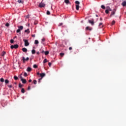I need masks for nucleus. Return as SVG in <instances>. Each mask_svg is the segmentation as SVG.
<instances>
[{
    "label": "nucleus",
    "instance_id": "8",
    "mask_svg": "<svg viewBox=\"0 0 126 126\" xmlns=\"http://www.w3.org/2000/svg\"><path fill=\"white\" fill-rule=\"evenodd\" d=\"M46 74H45V73H42L40 74V76L41 78H43V77H44V76H45Z\"/></svg>",
    "mask_w": 126,
    "mask_h": 126
},
{
    "label": "nucleus",
    "instance_id": "33",
    "mask_svg": "<svg viewBox=\"0 0 126 126\" xmlns=\"http://www.w3.org/2000/svg\"><path fill=\"white\" fill-rule=\"evenodd\" d=\"M22 85L21 84V83H19V87L20 88H22Z\"/></svg>",
    "mask_w": 126,
    "mask_h": 126
},
{
    "label": "nucleus",
    "instance_id": "23",
    "mask_svg": "<svg viewBox=\"0 0 126 126\" xmlns=\"http://www.w3.org/2000/svg\"><path fill=\"white\" fill-rule=\"evenodd\" d=\"M101 7L102 9H106V7H105L104 5H101Z\"/></svg>",
    "mask_w": 126,
    "mask_h": 126
},
{
    "label": "nucleus",
    "instance_id": "18",
    "mask_svg": "<svg viewBox=\"0 0 126 126\" xmlns=\"http://www.w3.org/2000/svg\"><path fill=\"white\" fill-rule=\"evenodd\" d=\"M64 2L66 3V4H68L69 3V0H64Z\"/></svg>",
    "mask_w": 126,
    "mask_h": 126
},
{
    "label": "nucleus",
    "instance_id": "25",
    "mask_svg": "<svg viewBox=\"0 0 126 126\" xmlns=\"http://www.w3.org/2000/svg\"><path fill=\"white\" fill-rule=\"evenodd\" d=\"M22 93H25V90L24 88H22L21 90Z\"/></svg>",
    "mask_w": 126,
    "mask_h": 126
},
{
    "label": "nucleus",
    "instance_id": "40",
    "mask_svg": "<svg viewBox=\"0 0 126 126\" xmlns=\"http://www.w3.org/2000/svg\"><path fill=\"white\" fill-rule=\"evenodd\" d=\"M13 42H14V40H13V39H11V40H10V43H11V44H13Z\"/></svg>",
    "mask_w": 126,
    "mask_h": 126
},
{
    "label": "nucleus",
    "instance_id": "5",
    "mask_svg": "<svg viewBox=\"0 0 126 126\" xmlns=\"http://www.w3.org/2000/svg\"><path fill=\"white\" fill-rule=\"evenodd\" d=\"M10 48L11 49H17L18 48V45L15 44L14 45H11Z\"/></svg>",
    "mask_w": 126,
    "mask_h": 126
},
{
    "label": "nucleus",
    "instance_id": "46",
    "mask_svg": "<svg viewBox=\"0 0 126 126\" xmlns=\"http://www.w3.org/2000/svg\"><path fill=\"white\" fill-rule=\"evenodd\" d=\"M63 23H60L59 25V26H62L63 25Z\"/></svg>",
    "mask_w": 126,
    "mask_h": 126
},
{
    "label": "nucleus",
    "instance_id": "17",
    "mask_svg": "<svg viewBox=\"0 0 126 126\" xmlns=\"http://www.w3.org/2000/svg\"><path fill=\"white\" fill-rule=\"evenodd\" d=\"M34 44H35V45H38V44H39V41H38V40H35L34 41Z\"/></svg>",
    "mask_w": 126,
    "mask_h": 126
},
{
    "label": "nucleus",
    "instance_id": "28",
    "mask_svg": "<svg viewBox=\"0 0 126 126\" xmlns=\"http://www.w3.org/2000/svg\"><path fill=\"white\" fill-rule=\"evenodd\" d=\"M14 79H15V80H17V79H18V77L16 76H14Z\"/></svg>",
    "mask_w": 126,
    "mask_h": 126
},
{
    "label": "nucleus",
    "instance_id": "37",
    "mask_svg": "<svg viewBox=\"0 0 126 126\" xmlns=\"http://www.w3.org/2000/svg\"><path fill=\"white\" fill-rule=\"evenodd\" d=\"M5 26H6V27H9V23H6Z\"/></svg>",
    "mask_w": 126,
    "mask_h": 126
},
{
    "label": "nucleus",
    "instance_id": "1",
    "mask_svg": "<svg viewBox=\"0 0 126 126\" xmlns=\"http://www.w3.org/2000/svg\"><path fill=\"white\" fill-rule=\"evenodd\" d=\"M75 3L76 5V10H79V4H80V2L79 1H75Z\"/></svg>",
    "mask_w": 126,
    "mask_h": 126
},
{
    "label": "nucleus",
    "instance_id": "22",
    "mask_svg": "<svg viewBox=\"0 0 126 126\" xmlns=\"http://www.w3.org/2000/svg\"><path fill=\"white\" fill-rule=\"evenodd\" d=\"M48 62V60L47 59H45L43 61V63H46Z\"/></svg>",
    "mask_w": 126,
    "mask_h": 126
},
{
    "label": "nucleus",
    "instance_id": "20",
    "mask_svg": "<svg viewBox=\"0 0 126 126\" xmlns=\"http://www.w3.org/2000/svg\"><path fill=\"white\" fill-rule=\"evenodd\" d=\"M5 84H8L9 83V81H8V80H7V79L5 80Z\"/></svg>",
    "mask_w": 126,
    "mask_h": 126
},
{
    "label": "nucleus",
    "instance_id": "47",
    "mask_svg": "<svg viewBox=\"0 0 126 126\" xmlns=\"http://www.w3.org/2000/svg\"><path fill=\"white\" fill-rule=\"evenodd\" d=\"M40 74H41V73H39V72H38L37 73V75H40Z\"/></svg>",
    "mask_w": 126,
    "mask_h": 126
},
{
    "label": "nucleus",
    "instance_id": "4",
    "mask_svg": "<svg viewBox=\"0 0 126 126\" xmlns=\"http://www.w3.org/2000/svg\"><path fill=\"white\" fill-rule=\"evenodd\" d=\"M45 5H46V4L43 3V2H41L39 4V7H44Z\"/></svg>",
    "mask_w": 126,
    "mask_h": 126
},
{
    "label": "nucleus",
    "instance_id": "36",
    "mask_svg": "<svg viewBox=\"0 0 126 126\" xmlns=\"http://www.w3.org/2000/svg\"><path fill=\"white\" fill-rule=\"evenodd\" d=\"M116 23V21L113 20L112 22V25H114Z\"/></svg>",
    "mask_w": 126,
    "mask_h": 126
},
{
    "label": "nucleus",
    "instance_id": "9",
    "mask_svg": "<svg viewBox=\"0 0 126 126\" xmlns=\"http://www.w3.org/2000/svg\"><path fill=\"white\" fill-rule=\"evenodd\" d=\"M89 23H90L91 25H94V20L91 21L89 20Z\"/></svg>",
    "mask_w": 126,
    "mask_h": 126
},
{
    "label": "nucleus",
    "instance_id": "56",
    "mask_svg": "<svg viewBox=\"0 0 126 126\" xmlns=\"http://www.w3.org/2000/svg\"><path fill=\"white\" fill-rule=\"evenodd\" d=\"M95 16L96 17H98V15H95Z\"/></svg>",
    "mask_w": 126,
    "mask_h": 126
},
{
    "label": "nucleus",
    "instance_id": "2",
    "mask_svg": "<svg viewBox=\"0 0 126 126\" xmlns=\"http://www.w3.org/2000/svg\"><path fill=\"white\" fill-rule=\"evenodd\" d=\"M23 41L25 43V47H28V46H29V42H28V40L24 39Z\"/></svg>",
    "mask_w": 126,
    "mask_h": 126
},
{
    "label": "nucleus",
    "instance_id": "48",
    "mask_svg": "<svg viewBox=\"0 0 126 126\" xmlns=\"http://www.w3.org/2000/svg\"><path fill=\"white\" fill-rule=\"evenodd\" d=\"M29 82H32V79H30L29 80Z\"/></svg>",
    "mask_w": 126,
    "mask_h": 126
},
{
    "label": "nucleus",
    "instance_id": "13",
    "mask_svg": "<svg viewBox=\"0 0 126 126\" xmlns=\"http://www.w3.org/2000/svg\"><path fill=\"white\" fill-rule=\"evenodd\" d=\"M22 51L24 53H27V49H26V48H22Z\"/></svg>",
    "mask_w": 126,
    "mask_h": 126
},
{
    "label": "nucleus",
    "instance_id": "26",
    "mask_svg": "<svg viewBox=\"0 0 126 126\" xmlns=\"http://www.w3.org/2000/svg\"><path fill=\"white\" fill-rule=\"evenodd\" d=\"M109 11H110L109 10H105V13H106V14H109Z\"/></svg>",
    "mask_w": 126,
    "mask_h": 126
},
{
    "label": "nucleus",
    "instance_id": "21",
    "mask_svg": "<svg viewBox=\"0 0 126 126\" xmlns=\"http://www.w3.org/2000/svg\"><path fill=\"white\" fill-rule=\"evenodd\" d=\"M5 54H6L5 52L3 51V52H2V54H1L2 57H3L4 55H5Z\"/></svg>",
    "mask_w": 126,
    "mask_h": 126
},
{
    "label": "nucleus",
    "instance_id": "31",
    "mask_svg": "<svg viewBox=\"0 0 126 126\" xmlns=\"http://www.w3.org/2000/svg\"><path fill=\"white\" fill-rule=\"evenodd\" d=\"M8 87H9V88H12V85H7Z\"/></svg>",
    "mask_w": 126,
    "mask_h": 126
},
{
    "label": "nucleus",
    "instance_id": "43",
    "mask_svg": "<svg viewBox=\"0 0 126 126\" xmlns=\"http://www.w3.org/2000/svg\"><path fill=\"white\" fill-rule=\"evenodd\" d=\"M48 65H49V66H51V65H52V63H48Z\"/></svg>",
    "mask_w": 126,
    "mask_h": 126
},
{
    "label": "nucleus",
    "instance_id": "58",
    "mask_svg": "<svg viewBox=\"0 0 126 126\" xmlns=\"http://www.w3.org/2000/svg\"><path fill=\"white\" fill-rule=\"evenodd\" d=\"M103 26H102V27H103Z\"/></svg>",
    "mask_w": 126,
    "mask_h": 126
},
{
    "label": "nucleus",
    "instance_id": "32",
    "mask_svg": "<svg viewBox=\"0 0 126 126\" xmlns=\"http://www.w3.org/2000/svg\"><path fill=\"white\" fill-rule=\"evenodd\" d=\"M37 67H38V66L37 65V64H34L33 65V68H37Z\"/></svg>",
    "mask_w": 126,
    "mask_h": 126
},
{
    "label": "nucleus",
    "instance_id": "57",
    "mask_svg": "<svg viewBox=\"0 0 126 126\" xmlns=\"http://www.w3.org/2000/svg\"><path fill=\"white\" fill-rule=\"evenodd\" d=\"M15 38H16V36H15Z\"/></svg>",
    "mask_w": 126,
    "mask_h": 126
},
{
    "label": "nucleus",
    "instance_id": "3",
    "mask_svg": "<svg viewBox=\"0 0 126 126\" xmlns=\"http://www.w3.org/2000/svg\"><path fill=\"white\" fill-rule=\"evenodd\" d=\"M116 11H117V9L114 8L113 10V11H112L111 13L110 17H112V16H113V15H115V14H116Z\"/></svg>",
    "mask_w": 126,
    "mask_h": 126
},
{
    "label": "nucleus",
    "instance_id": "29",
    "mask_svg": "<svg viewBox=\"0 0 126 126\" xmlns=\"http://www.w3.org/2000/svg\"><path fill=\"white\" fill-rule=\"evenodd\" d=\"M60 56L61 57H63V56H64V53H60Z\"/></svg>",
    "mask_w": 126,
    "mask_h": 126
},
{
    "label": "nucleus",
    "instance_id": "55",
    "mask_svg": "<svg viewBox=\"0 0 126 126\" xmlns=\"http://www.w3.org/2000/svg\"><path fill=\"white\" fill-rule=\"evenodd\" d=\"M40 82H41V81H40V80H38V83H40Z\"/></svg>",
    "mask_w": 126,
    "mask_h": 126
},
{
    "label": "nucleus",
    "instance_id": "16",
    "mask_svg": "<svg viewBox=\"0 0 126 126\" xmlns=\"http://www.w3.org/2000/svg\"><path fill=\"white\" fill-rule=\"evenodd\" d=\"M25 33H30V31H29V29H28L27 30H26L25 31Z\"/></svg>",
    "mask_w": 126,
    "mask_h": 126
},
{
    "label": "nucleus",
    "instance_id": "45",
    "mask_svg": "<svg viewBox=\"0 0 126 126\" xmlns=\"http://www.w3.org/2000/svg\"><path fill=\"white\" fill-rule=\"evenodd\" d=\"M69 51H71V50H72V47H69Z\"/></svg>",
    "mask_w": 126,
    "mask_h": 126
},
{
    "label": "nucleus",
    "instance_id": "12",
    "mask_svg": "<svg viewBox=\"0 0 126 126\" xmlns=\"http://www.w3.org/2000/svg\"><path fill=\"white\" fill-rule=\"evenodd\" d=\"M86 30H89L90 31H91V30H92V28H90L89 27H87L86 28Z\"/></svg>",
    "mask_w": 126,
    "mask_h": 126
},
{
    "label": "nucleus",
    "instance_id": "39",
    "mask_svg": "<svg viewBox=\"0 0 126 126\" xmlns=\"http://www.w3.org/2000/svg\"><path fill=\"white\" fill-rule=\"evenodd\" d=\"M20 31H20V29H18L17 30L16 32H17V33H20Z\"/></svg>",
    "mask_w": 126,
    "mask_h": 126
},
{
    "label": "nucleus",
    "instance_id": "6",
    "mask_svg": "<svg viewBox=\"0 0 126 126\" xmlns=\"http://www.w3.org/2000/svg\"><path fill=\"white\" fill-rule=\"evenodd\" d=\"M23 63H25V61H29V58L27 57L26 59H25V57H23Z\"/></svg>",
    "mask_w": 126,
    "mask_h": 126
},
{
    "label": "nucleus",
    "instance_id": "54",
    "mask_svg": "<svg viewBox=\"0 0 126 126\" xmlns=\"http://www.w3.org/2000/svg\"><path fill=\"white\" fill-rule=\"evenodd\" d=\"M42 78H40V79H39L38 80H40V81H41V80H42Z\"/></svg>",
    "mask_w": 126,
    "mask_h": 126
},
{
    "label": "nucleus",
    "instance_id": "50",
    "mask_svg": "<svg viewBox=\"0 0 126 126\" xmlns=\"http://www.w3.org/2000/svg\"><path fill=\"white\" fill-rule=\"evenodd\" d=\"M32 37H35V34H32Z\"/></svg>",
    "mask_w": 126,
    "mask_h": 126
},
{
    "label": "nucleus",
    "instance_id": "19",
    "mask_svg": "<svg viewBox=\"0 0 126 126\" xmlns=\"http://www.w3.org/2000/svg\"><path fill=\"white\" fill-rule=\"evenodd\" d=\"M35 53H36V50H35L34 49H33L32 51V55H34L35 54Z\"/></svg>",
    "mask_w": 126,
    "mask_h": 126
},
{
    "label": "nucleus",
    "instance_id": "24",
    "mask_svg": "<svg viewBox=\"0 0 126 126\" xmlns=\"http://www.w3.org/2000/svg\"><path fill=\"white\" fill-rule=\"evenodd\" d=\"M0 82H4V79L1 78L0 79Z\"/></svg>",
    "mask_w": 126,
    "mask_h": 126
},
{
    "label": "nucleus",
    "instance_id": "44",
    "mask_svg": "<svg viewBox=\"0 0 126 126\" xmlns=\"http://www.w3.org/2000/svg\"><path fill=\"white\" fill-rule=\"evenodd\" d=\"M20 78L21 81L22 80V79H24L23 77H22V76H20Z\"/></svg>",
    "mask_w": 126,
    "mask_h": 126
},
{
    "label": "nucleus",
    "instance_id": "52",
    "mask_svg": "<svg viewBox=\"0 0 126 126\" xmlns=\"http://www.w3.org/2000/svg\"><path fill=\"white\" fill-rule=\"evenodd\" d=\"M36 54H37V55H39L40 52H37L36 53Z\"/></svg>",
    "mask_w": 126,
    "mask_h": 126
},
{
    "label": "nucleus",
    "instance_id": "49",
    "mask_svg": "<svg viewBox=\"0 0 126 126\" xmlns=\"http://www.w3.org/2000/svg\"><path fill=\"white\" fill-rule=\"evenodd\" d=\"M28 90H30V86L28 87Z\"/></svg>",
    "mask_w": 126,
    "mask_h": 126
},
{
    "label": "nucleus",
    "instance_id": "30",
    "mask_svg": "<svg viewBox=\"0 0 126 126\" xmlns=\"http://www.w3.org/2000/svg\"><path fill=\"white\" fill-rule=\"evenodd\" d=\"M33 82L34 84L35 85L37 84V81L36 80H34Z\"/></svg>",
    "mask_w": 126,
    "mask_h": 126
},
{
    "label": "nucleus",
    "instance_id": "41",
    "mask_svg": "<svg viewBox=\"0 0 126 126\" xmlns=\"http://www.w3.org/2000/svg\"><path fill=\"white\" fill-rule=\"evenodd\" d=\"M101 25H103V23H100L99 24V27H101Z\"/></svg>",
    "mask_w": 126,
    "mask_h": 126
},
{
    "label": "nucleus",
    "instance_id": "10",
    "mask_svg": "<svg viewBox=\"0 0 126 126\" xmlns=\"http://www.w3.org/2000/svg\"><path fill=\"white\" fill-rule=\"evenodd\" d=\"M21 81L22 82V83H23L24 84H25V83L27 82V81H26V79H22Z\"/></svg>",
    "mask_w": 126,
    "mask_h": 126
},
{
    "label": "nucleus",
    "instance_id": "11",
    "mask_svg": "<svg viewBox=\"0 0 126 126\" xmlns=\"http://www.w3.org/2000/svg\"><path fill=\"white\" fill-rule=\"evenodd\" d=\"M122 5L124 7L126 6V1H124L122 3Z\"/></svg>",
    "mask_w": 126,
    "mask_h": 126
},
{
    "label": "nucleus",
    "instance_id": "51",
    "mask_svg": "<svg viewBox=\"0 0 126 126\" xmlns=\"http://www.w3.org/2000/svg\"><path fill=\"white\" fill-rule=\"evenodd\" d=\"M44 50H42L41 51H40V53H44Z\"/></svg>",
    "mask_w": 126,
    "mask_h": 126
},
{
    "label": "nucleus",
    "instance_id": "34",
    "mask_svg": "<svg viewBox=\"0 0 126 126\" xmlns=\"http://www.w3.org/2000/svg\"><path fill=\"white\" fill-rule=\"evenodd\" d=\"M18 2L19 3H23V2H22V0H18Z\"/></svg>",
    "mask_w": 126,
    "mask_h": 126
},
{
    "label": "nucleus",
    "instance_id": "15",
    "mask_svg": "<svg viewBox=\"0 0 126 126\" xmlns=\"http://www.w3.org/2000/svg\"><path fill=\"white\" fill-rule=\"evenodd\" d=\"M18 29L21 31V30H23V26H21L20 27H18Z\"/></svg>",
    "mask_w": 126,
    "mask_h": 126
},
{
    "label": "nucleus",
    "instance_id": "27",
    "mask_svg": "<svg viewBox=\"0 0 126 126\" xmlns=\"http://www.w3.org/2000/svg\"><path fill=\"white\" fill-rule=\"evenodd\" d=\"M44 54H45V56H47V55H49V51L44 52Z\"/></svg>",
    "mask_w": 126,
    "mask_h": 126
},
{
    "label": "nucleus",
    "instance_id": "14",
    "mask_svg": "<svg viewBox=\"0 0 126 126\" xmlns=\"http://www.w3.org/2000/svg\"><path fill=\"white\" fill-rule=\"evenodd\" d=\"M106 10H109L110 11H112V9H111V8L109 6H107L106 7Z\"/></svg>",
    "mask_w": 126,
    "mask_h": 126
},
{
    "label": "nucleus",
    "instance_id": "38",
    "mask_svg": "<svg viewBox=\"0 0 126 126\" xmlns=\"http://www.w3.org/2000/svg\"><path fill=\"white\" fill-rule=\"evenodd\" d=\"M24 76L26 77V76H28V74H27V73L25 72Z\"/></svg>",
    "mask_w": 126,
    "mask_h": 126
},
{
    "label": "nucleus",
    "instance_id": "42",
    "mask_svg": "<svg viewBox=\"0 0 126 126\" xmlns=\"http://www.w3.org/2000/svg\"><path fill=\"white\" fill-rule=\"evenodd\" d=\"M43 42H45V38H43L42 39V43H43Z\"/></svg>",
    "mask_w": 126,
    "mask_h": 126
},
{
    "label": "nucleus",
    "instance_id": "7",
    "mask_svg": "<svg viewBox=\"0 0 126 126\" xmlns=\"http://www.w3.org/2000/svg\"><path fill=\"white\" fill-rule=\"evenodd\" d=\"M32 71V68H31V67H28L27 68V71H28V72H30Z\"/></svg>",
    "mask_w": 126,
    "mask_h": 126
},
{
    "label": "nucleus",
    "instance_id": "35",
    "mask_svg": "<svg viewBox=\"0 0 126 126\" xmlns=\"http://www.w3.org/2000/svg\"><path fill=\"white\" fill-rule=\"evenodd\" d=\"M46 13L47 15H50L51 14V13L49 12V11H47Z\"/></svg>",
    "mask_w": 126,
    "mask_h": 126
},
{
    "label": "nucleus",
    "instance_id": "53",
    "mask_svg": "<svg viewBox=\"0 0 126 126\" xmlns=\"http://www.w3.org/2000/svg\"><path fill=\"white\" fill-rule=\"evenodd\" d=\"M100 21H102V20H103V19L102 18H100Z\"/></svg>",
    "mask_w": 126,
    "mask_h": 126
}]
</instances>
